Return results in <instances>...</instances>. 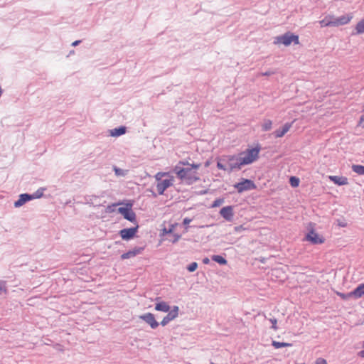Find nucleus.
<instances>
[{"mask_svg": "<svg viewBox=\"0 0 364 364\" xmlns=\"http://www.w3.org/2000/svg\"><path fill=\"white\" fill-rule=\"evenodd\" d=\"M200 164H189L187 161H180L174 168L177 177L186 184H193L200 180L198 170Z\"/></svg>", "mask_w": 364, "mask_h": 364, "instance_id": "obj_1", "label": "nucleus"}, {"mask_svg": "<svg viewBox=\"0 0 364 364\" xmlns=\"http://www.w3.org/2000/svg\"><path fill=\"white\" fill-rule=\"evenodd\" d=\"M261 151V146L257 144L254 147H250L238 154V164H236L233 167L244 166L251 164L258 160L259 158V153Z\"/></svg>", "mask_w": 364, "mask_h": 364, "instance_id": "obj_2", "label": "nucleus"}, {"mask_svg": "<svg viewBox=\"0 0 364 364\" xmlns=\"http://www.w3.org/2000/svg\"><path fill=\"white\" fill-rule=\"evenodd\" d=\"M353 15L351 14H346L340 17H335L332 15H327L323 19L319 21L321 27H338L349 23L353 19Z\"/></svg>", "mask_w": 364, "mask_h": 364, "instance_id": "obj_3", "label": "nucleus"}, {"mask_svg": "<svg viewBox=\"0 0 364 364\" xmlns=\"http://www.w3.org/2000/svg\"><path fill=\"white\" fill-rule=\"evenodd\" d=\"M238 156L236 155H227L223 156L222 158L218 159L217 161V167L223 171H232L235 169H241L242 166L233 167L236 164H238Z\"/></svg>", "mask_w": 364, "mask_h": 364, "instance_id": "obj_4", "label": "nucleus"}, {"mask_svg": "<svg viewBox=\"0 0 364 364\" xmlns=\"http://www.w3.org/2000/svg\"><path fill=\"white\" fill-rule=\"evenodd\" d=\"M292 42L295 44H299V36L290 32H287L282 36H277L274 40L275 44H283L285 46H289Z\"/></svg>", "mask_w": 364, "mask_h": 364, "instance_id": "obj_5", "label": "nucleus"}, {"mask_svg": "<svg viewBox=\"0 0 364 364\" xmlns=\"http://www.w3.org/2000/svg\"><path fill=\"white\" fill-rule=\"evenodd\" d=\"M234 187L239 193L257 188L255 183L252 180L246 178H242L240 182L235 183Z\"/></svg>", "mask_w": 364, "mask_h": 364, "instance_id": "obj_6", "label": "nucleus"}, {"mask_svg": "<svg viewBox=\"0 0 364 364\" xmlns=\"http://www.w3.org/2000/svg\"><path fill=\"white\" fill-rule=\"evenodd\" d=\"M305 240L314 245L323 244L325 242L323 236L316 232L314 228L309 229Z\"/></svg>", "mask_w": 364, "mask_h": 364, "instance_id": "obj_7", "label": "nucleus"}, {"mask_svg": "<svg viewBox=\"0 0 364 364\" xmlns=\"http://www.w3.org/2000/svg\"><path fill=\"white\" fill-rule=\"evenodd\" d=\"M118 212L130 222H136V214L132 209V204H127L125 207L118 208Z\"/></svg>", "mask_w": 364, "mask_h": 364, "instance_id": "obj_8", "label": "nucleus"}, {"mask_svg": "<svg viewBox=\"0 0 364 364\" xmlns=\"http://www.w3.org/2000/svg\"><path fill=\"white\" fill-rule=\"evenodd\" d=\"M174 178L171 176L168 179L162 180L157 183L156 189L159 195L164 194V191L173 183Z\"/></svg>", "mask_w": 364, "mask_h": 364, "instance_id": "obj_9", "label": "nucleus"}, {"mask_svg": "<svg viewBox=\"0 0 364 364\" xmlns=\"http://www.w3.org/2000/svg\"><path fill=\"white\" fill-rule=\"evenodd\" d=\"M41 196H42V191L39 194H33V195H29V194H26V193L21 194V195H20L18 200H17L14 203V206L16 208L20 207V206L23 205L26 202H27L31 199H33V198H39Z\"/></svg>", "mask_w": 364, "mask_h": 364, "instance_id": "obj_10", "label": "nucleus"}, {"mask_svg": "<svg viewBox=\"0 0 364 364\" xmlns=\"http://www.w3.org/2000/svg\"><path fill=\"white\" fill-rule=\"evenodd\" d=\"M138 228L139 225H136L134 228L122 229L119 231V235L123 240H129L135 236Z\"/></svg>", "mask_w": 364, "mask_h": 364, "instance_id": "obj_11", "label": "nucleus"}, {"mask_svg": "<svg viewBox=\"0 0 364 364\" xmlns=\"http://www.w3.org/2000/svg\"><path fill=\"white\" fill-rule=\"evenodd\" d=\"M168 314L164 317L162 319L161 324L162 326H166L170 321L176 318L178 315V307L174 306L173 309L169 311H168Z\"/></svg>", "mask_w": 364, "mask_h": 364, "instance_id": "obj_12", "label": "nucleus"}, {"mask_svg": "<svg viewBox=\"0 0 364 364\" xmlns=\"http://www.w3.org/2000/svg\"><path fill=\"white\" fill-rule=\"evenodd\" d=\"M141 319L147 323L151 328H156L159 326V323L156 321L154 314L151 313H146L139 316Z\"/></svg>", "mask_w": 364, "mask_h": 364, "instance_id": "obj_13", "label": "nucleus"}, {"mask_svg": "<svg viewBox=\"0 0 364 364\" xmlns=\"http://www.w3.org/2000/svg\"><path fill=\"white\" fill-rule=\"evenodd\" d=\"M220 214L221 216L225 218L228 221H231L233 218V208L232 206H226L223 207L220 211Z\"/></svg>", "mask_w": 364, "mask_h": 364, "instance_id": "obj_14", "label": "nucleus"}, {"mask_svg": "<svg viewBox=\"0 0 364 364\" xmlns=\"http://www.w3.org/2000/svg\"><path fill=\"white\" fill-rule=\"evenodd\" d=\"M292 123H286L281 129L275 130L274 135L276 138H282L291 129Z\"/></svg>", "mask_w": 364, "mask_h": 364, "instance_id": "obj_15", "label": "nucleus"}, {"mask_svg": "<svg viewBox=\"0 0 364 364\" xmlns=\"http://www.w3.org/2000/svg\"><path fill=\"white\" fill-rule=\"evenodd\" d=\"M330 181L338 186H344L348 184V179L345 176H329Z\"/></svg>", "mask_w": 364, "mask_h": 364, "instance_id": "obj_16", "label": "nucleus"}, {"mask_svg": "<svg viewBox=\"0 0 364 364\" xmlns=\"http://www.w3.org/2000/svg\"><path fill=\"white\" fill-rule=\"evenodd\" d=\"M350 296L358 299L364 296V284L358 286L353 291L350 292Z\"/></svg>", "mask_w": 364, "mask_h": 364, "instance_id": "obj_17", "label": "nucleus"}, {"mask_svg": "<svg viewBox=\"0 0 364 364\" xmlns=\"http://www.w3.org/2000/svg\"><path fill=\"white\" fill-rule=\"evenodd\" d=\"M155 309L159 311L168 312L170 310V306L166 302L161 301L156 304Z\"/></svg>", "mask_w": 364, "mask_h": 364, "instance_id": "obj_18", "label": "nucleus"}, {"mask_svg": "<svg viewBox=\"0 0 364 364\" xmlns=\"http://www.w3.org/2000/svg\"><path fill=\"white\" fill-rule=\"evenodd\" d=\"M181 237V235L178 233H173L168 235L166 237L164 238L163 240H166L172 243H176L178 242L180 238Z\"/></svg>", "mask_w": 364, "mask_h": 364, "instance_id": "obj_19", "label": "nucleus"}, {"mask_svg": "<svg viewBox=\"0 0 364 364\" xmlns=\"http://www.w3.org/2000/svg\"><path fill=\"white\" fill-rule=\"evenodd\" d=\"M126 132V128L124 127H120L115 128L111 131V135L112 136H119L124 134Z\"/></svg>", "mask_w": 364, "mask_h": 364, "instance_id": "obj_20", "label": "nucleus"}, {"mask_svg": "<svg viewBox=\"0 0 364 364\" xmlns=\"http://www.w3.org/2000/svg\"><path fill=\"white\" fill-rule=\"evenodd\" d=\"M139 253V250H132V251H129V252H127L126 253L122 254L121 255V258L122 259H126L134 257V256H136Z\"/></svg>", "mask_w": 364, "mask_h": 364, "instance_id": "obj_21", "label": "nucleus"}, {"mask_svg": "<svg viewBox=\"0 0 364 364\" xmlns=\"http://www.w3.org/2000/svg\"><path fill=\"white\" fill-rule=\"evenodd\" d=\"M272 345L275 348H282V347H290L292 346V344L289 343L278 342V341H272Z\"/></svg>", "mask_w": 364, "mask_h": 364, "instance_id": "obj_22", "label": "nucleus"}, {"mask_svg": "<svg viewBox=\"0 0 364 364\" xmlns=\"http://www.w3.org/2000/svg\"><path fill=\"white\" fill-rule=\"evenodd\" d=\"M355 31L357 34L364 33V18L356 24Z\"/></svg>", "mask_w": 364, "mask_h": 364, "instance_id": "obj_23", "label": "nucleus"}, {"mask_svg": "<svg viewBox=\"0 0 364 364\" xmlns=\"http://www.w3.org/2000/svg\"><path fill=\"white\" fill-rule=\"evenodd\" d=\"M352 170L359 175H364V166L353 165Z\"/></svg>", "mask_w": 364, "mask_h": 364, "instance_id": "obj_24", "label": "nucleus"}, {"mask_svg": "<svg viewBox=\"0 0 364 364\" xmlns=\"http://www.w3.org/2000/svg\"><path fill=\"white\" fill-rule=\"evenodd\" d=\"M212 259L220 264H227V260L220 255H213Z\"/></svg>", "mask_w": 364, "mask_h": 364, "instance_id": "obj_25", "label": "nucleus"}, {"mask_svg": "<svg viewBox=\"0 0 364 364\" xmlns=\"http://www.w3.org/2000/svg\"><path fill=\"white\" fill-rule=\"evenodd\" d=\"M272 127V122L270 119H266L264 121L262 128L263 131H269Z\"/></svg>", "mask_w": 364, "mask_h": 364, "instance_id": "obj_26", "label": "nucleus"}, {"mask_svg": "<svg viewBox=\"0 0 364 364\" xmlns=\"http://www.w3.org/2000/svg\"><path fill=\"white\" fill-rule=\"evenodd\" d=\"M290 184L292 187L296 188L299 185V179L296 176H291L289 179Z\"/></svg>", "mask_w": 364, "mask_h": 364, "instance_id": "obj_27", "label": "nucleus"}, {"mask_svg": "<svg viewBox=\"0 0 364 364\" xmlns=\"http://www.w3.org/2000/svg\"><path fill=\"white\" fill-rule=\"evenodd\" d=\"M167 175H168V173H166V172H159V173H157L156 174V176H155V178H156V180L158 182H159V181H162V178H163L164 176H167Z\"/></svg>", "mask_w": 364, "mask_h": 364, "instance_id": "obj_28", "label": "nucleus"}, {"mask_svg": "<svg viewBox=\"0 0 364 364\" xmlns=\"http://www.w3.org/2000/svg\"><path fill=\"white\" fill-rule=\"evenodd\" d=\"M178 225V223H175L172 225H171L169 226V228H168V234L170 235V234H173V233H175L174 231H175V229L176 228Z\"/></svg>", "mask_w": 364, "mask_h": 364, "instance_id": "obj_29", "label": "nucleus"}, {"mask_svg": "<svg viewBox=\"0 0 364 364\" xmlns=\"http://www.w3.org/2000/svg\"><path fill=\"white\" fill-rule=\"evenodd\" d=\"M198 267V264L196 262H192L191 264H190L188 265V267H187V269L192 272H194L195 270H196Z\"/></svg>", "mask_w": 364, "mask_h": 364, "instance_id": "obj_30", "label": "nucleus"}, {"mask_svg": "<svg viewBox=\"0 0 364 364\" xmlns=\"http://www.w3.org/2000/svg\"><path fill=\"white\" fill-rule=\"evenodd\" d=\"M7 289L6 287V282H0V294L2 293H6Z\"/></svg>", "mask_w": 364, "mask_h": 364, "instance_id": "obj_31", "label": "nucleus"}, {"mask_svg": "<svg viewBox=\"0 0 364 364\" xmlns=\"http://www.w3.org/2000/svg\"><path fill=\"white\" fill-rule=\"evenodd\" d=\"M269 321L272 323V328L274 331H277L278 329V327H277V320L276 318H270Z\"/></svg>", "mask_w": 364, "mask_h": 364, "instance_id": "obj_32", "label": "nucleus"}, {"mask_svg": "<svg viewBox=\"0 0 364 364\" xmlns=\"http://www.w3.org/2000/svg\"><path fill=\"white\" fill-rule=\"evenodd\" d=\"M114 171L117 176H124V171L119 168L114 167Z\"/></svg>", "mask_w": 364, "mask_h": 364, "instance_id": "obj_33", "label": "nucleus"}, {"mask_svg": "<svg viewBox=\"0 0 364 364\" xmlns=\"http://www.w3.org/2000/svg\"><path fill=\"white\" fill-rule=\"evenodd\" d=\"M223 203V199H217L215 200L213 205H212V207L213 208H215V207H217V206H219L222 203Z\"/></svg>", "mask_w": 364, "mask_h": 364, "instance_id": "obj_34", "label": "nucleus"}, {"mask_svg": "<svg viewBox=\"0 0 364 364\" xmlns=\"http://www.w3.org/2000/svg\"><path fill=\"white\" fill-rule=\"evenodd\" d=\"M168 228H164L162 229L161 230V237H162V240L165 237H166V236L168 235Z\"/></svg>", "mask_w": 364, "mask_h": 364, "instance_id": "obj_35", "label": "nucleus"}, {"mask_svg": "<svg viewBox=\"0 0 364 364\" xmlns=\"http://www.w3.org/2000/svg\"><path fill=\"white\" fill-rule=\"evenodd\" d=\"M315 364H327V362L324 358H318L316 360Z\"/></svg>", "mask_w": 364, "mask_h": 364, "instance_id": "obj_36", "label": "nucleus"}, {"mask_svg": "<svg viewBox=\"0 0 364 364\" xmlns=\"http://www.w3.org/2000/svg\"><path fill=\"white\" fill-rule=\"evenodd\" d=\"M338 295L342 298L343 299H347L350 297H353L352 296H350V293H348V294H342V293H338Z\"/></svg>", "mask_w": 364, "mask_h": 364, "instance_id": "obj_37", "label": "nucleus"}, {"mask_svg": "<svg viewBox=\"0 0 364 364\" xmlns=\"http://www.w3.org/2000/svg\"><path fill=\"white\" fill-rule=\"evenodd\" d=\"M191 219L190 218H186L183 221V223L185 225H188L191 222Z\"/></svg>", "mask_w": 364, "mask_h": 364, "instance_id": "obj_38", "label": "nucleus"}, {"mask_svg": "<svg viewBox=\"0 0 364 364\" xmlns=\"http://www.w3.org/2000/svg\"><path fill=\"white\" fill-rule=\"evenodd\" d=\"M203 262L204 264H208V263L210 262V260H209V259H208V257H205V258H204V259H203Z\"/></svg>", "mask_w": 364, "mask_h": 364, "instance_id": "obj_39", "label": "nucleus"}, {"mask_svg": "<svg viewBox=\"0 0 364 364\" xmlns=\"http://www.w3.org/2000/svg\"><path fill=\"white\" fill-rule=\"evenodd\" d=\"M42 191V194L43 193V189L38 190L34 194H39Z\"/></svg>", "mask_w": 364, "mask_h": 364, "instance_id": "obj_40", "label": "nucleus"}, {"mask_svg": "<svg viewBox=\"0 0 364 364\" xmlns=\"http://www.w3.org/2000/svg\"><path fill=\"white\" fill-rule=\"evenodd\" d=\"M360 357L364 358V350H362L359 353Z\"/></svg>", "mask_w": 364, "mask_h": 364, "instance_id": "obj_41", "label": "nucleus"}, {"mask_svg": "<svg viewBox=\"0 0 364 364\" xmlns=\"http://www.w3.org/2000/svg\"><path fill=\"white\" fill-rule=\"evenodd\" d=\"M79 43H80V41H76L73 42L72 45H73V46H77Z\"/></svg>", "mask_w": 364, "mask_h": 364, "instance_id": "obj_42", "label": "nucleus"}, {"mask_svg": "<svg viewBox=\"0 0 364 364\" xmlns=\"http://www.w3.org/2000/svg\"><path fill=\"white\" fill-rule=\"evenodd\" d=\"M363 120H364V117H362L360 118V124Z\"/></svg>", "mask_w": 364, "mask_h": 364, "instance_id": "obj_43", "label": "nucleus"}, {"mask_svg": "<svg viewBox=\"0 0 364 364\" xmlns=\"http://www.w3.org/2000/svg\"><path fill=\"white\" fill-rule=\"evenodd\" d=\"M263 75H270V73H264Z\"/></svg>", "mask_w": 364, "mask_h": 364, "instance_id": "obj_44", "label": "nucleus"}, {"mask_svg": "<svg viewBox=\"0 0 364 364\" xmlns=\"http://www.w3.org/2000/svg\"><path fill=\"white\" fill-rule=\"evenodd\" d=\"M242 228L241 226H240V227H236V228H235V230H237L238 229H240V228Z\"/></svg>", "mask_w": 364, "mask_h": 364, "instance_id": "obj_45", "label": "nucleus"}, {"mask_svg": "<svg viewBox=\"0 0 364 364\" xmlns=\"http://www.w3.org/2000/svg\"><path fill=\"white\" fill-rule=\"evenodd\" d=\"M209 166V162H206L205 163V166Z\"/></svg>", "mask_w": 364, "mask_h": 364, "instance_id": "obj_46", "label": "nucleus"}, {"mask_svg": "<svg viewBox=\"0 0 364 364\" xmlns=\"http://www.w3.org/2000/svg\"><path fill=\"white\" fill-rule=\"evenodd\" d=\"M295 364H305V363H295Z\"/></svg>", "mask_w": 364, "mask_h": 364, "instance_id": "obj_47", "label": "nucleus"}, {"mask_svg": "<svg viewBox=\"0 0 364 364\" xmlns=\"http://www.w3.org/2000/svg\"><path fill=\"white\" fill-rule=\"evenodd\" d=\"M363 346L364 347V341H363Z\"/></svg>", "mask_w": 364, "mask_h": 364, "instance_id": "obj_48", "label": "nucleus"}]
</instances>
